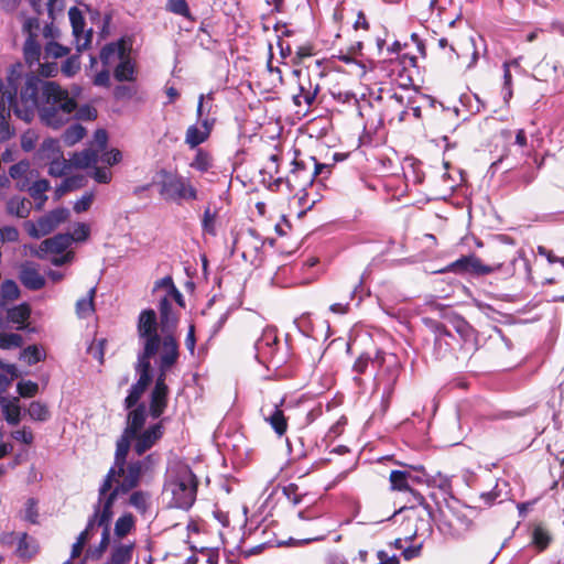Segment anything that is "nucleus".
<instances>
[{"mask_svg": "<svg viewBox=\"0 0 564 564\" xmlns=\"http://www.w3.org/2000/svg\"><path fill=\"white\" fill-rule=\"evenodd\" d=\"M7 104L9 109H13L17 117L25 122H30L37 111L41 121L54 129L68 122L77 109L75 98L57 83L43 80L33 73L25 74L24 69L14 101Z\"/></svg>", "mask_w": 564, "mask_h": 564, "instance_id": "nucleus-1", "label": "nucleus"}, {"mask_svg": "<svg viewBox=\"0 0 564 564\" xmlns=\"http://www.w3.org/2000/svg\"><path fill=\"white\" fill-rule=\"evenodd\" d=\"M429 325L435 336L433 346L435 359L454 358L460 362H468L478 350V333L464 318H457L454 323L462 341L457 350L453 346L455 337L443 323L430 321Z\"/></svg>", "mask_w": 564, "mask_h": 564, "instance_id": "nucleus-2", "label": "nucleus"}, {"mask_svg": "<svg viewBox=\"0 0 564 564\" xmlns=\"http://www.w3.org/2000/svg\"><path fill=\"white\" fill-rule=\"evenodd\" d=\"M180 358V345L175 336L167 335L163 340V351L158 361V376L149 397V414L152 419H159L165 412L169 404L170 388L166 383L167 372Z\"/></svg>", "mask_w": 564, "mask_h": 564, "instance_id": "nucleus-3", "label": "nucleus"}, {"mask_svg": "<svg viewBox=\"0 0 564 564\" xmlns=\"http://www.w3.org/2000/svg\"><path fill=\"white\" fill-rule=\"evenodd\" d=\"M158 175L160 176L159 194L164 202L182 205L185 202L189 203L198 199V189L191 178L165 169L160 170Z\"/></svg>", "mask_w": 564, "mask_h": 564, "instance_id": "nucleus-4", "label": "nucleus"}, {"mask_svg": "<svg viewBox=\"0 0 564 564\" xmlns=\"http://www.w3.org/2000/svg\"><path fill=\"white\" fill-rule=\"evenodd\" d=\"M323 169H328V164L317 162L314 156H301L296 153L289 174L285 177L275 178L274 183L278 186L285 183L292 193L304 192L313 184L315 177L323 173Z\"/></svg>", "mask_w": 564, "mask_h": 564, "instance_id": "nucleus-5", "label": "nucleus"}, {"mask_svg": "<svg viewBox=\"0 0 564 564\" xmlns=\"http://www.w3.org/2000/svg\"><path fill=\"white\" fill-rule=\"evenodd\" d=\"M198 479L189 468L180 470L165 484V491L171 492V506L178 509H189L196 499Z\"/></svg>", "mask_w": 564, "mask_h": 564, "instance_id": "nucleus-6", "label": "nucleus"}, {"mask_svg": "<svg viewBox=\"0 0 564 564\" xmlns=\"http://www.w3.org/2000/svg\"><path fill=\"white\" fill-rule=\"evenodd\" d=\"M159 349L160 348L143 346L142 350L138 354L137 361L133 366L138 379L128 390V404H134L138 399H142L143 394L153 382L154 376L151 359L158 354Z\"/></svg>", "mask_w": 564, "mask_h": 564, "instance_id": "nucleus-7", "label": "nucleus"}, {"mask_svg": "<svg viewBox=\"0 0 564 564\" xmlns=\"http://www.w3.org/2000/svg\"><path fill=\"white\" fill-rule=\"evenodd\" d=\"M352 29L359 34V39L352 45L354 51H362L365 45H373L379 54L382 53L387 42V30L382 25L371 26L366 13L359 10L356 14Z\"/></svg>", "mask_w": 564, "mask_h": 564, "instance_id": "nucleus-8", "label": "nucleus"}, {"mask_svg": "<svg viewBox=\"0 0 564 564\" xmlns=\"http://www.w3.org/2000/svg\"><path fill=\"white\" fill-rule=\"evenodd\" d=\"M430 498L435 501L442 524L453 530L454 533H458L459 529L466 530L471 525V520L460 511L459 501L455 497L443 498V501H438L435 494L432 492Z\"/></svg>", "mask_w": 564, "mask_h": 564, "instance_id": "nucleus-9", "label": "nucleus"}, {"mask_svg": "<svg viewBox=\"0 0 564 564\" xmlns=\"http://www.w3.org/2000/svg\"><path fill=\"white\" fill-rule=\"evenodd\" d=\"M137 333L143 346L161 347V352L163 351V340L169 334H165L163 337L160 336L158 316L154 310L145 308L140 312L137 323ZM171 335L174 336L173 334Z\"/></svg>", "mask_w": 564, "mask_h": 564, "instance_id": "nucleus-10", "label": "nucleus"}, {"mask_svg": "<svg viewBox=\"0 0 564 564\" xmlns=\"http://www.w3.org/2000/svg\"><path fill=\"white\" fill-rule=\"evenodd\" d=\"M516 249L513 243L494 245L488 250V262L485 263V268H488V274L497 271H505L508 274L514 273V263L517 260Z\"/></svg>", "mask_w": 564, "mask_h": 564, "instance_id": "nucleus-11", "label": "nucleus"}, {"mask_svg": "<svg viewBox=\"0 0 564 564\" xmlns=\"http://www.w3.org/2000/svg\"><path fill=\"white\" fill-rule=\"evenodd\" d=\"M373 361L378 367L377 380L378 384H384V392L391 394L395 384L401 366L395 355H386L382 350H376Z\"/></svg>", "mask_w": 564, "mask_h": 564, "instance_id": "nucleus-12", "label": "nucleus"}, {"mask_svg": "<svg viewBox=\"0 0 564 564\" xmlns=\"http://www.w3.org/2000/svg\"><path fill=\"white\" fill-rule=\"evenodd\" d=\"M293 75L297 78L299 93L293 96V102L301 106L302 101L311 107L321 90L318 80H312L310 75V66L293 70Z\"/></svg>", "mask_w": 564, "mask_h": 564, "instance_id": "nucleus-13", "label": "nucleus"}, {"mask_svg": "<svg viewBox=\"0 0 564 564\" xmlns=\"http://www.w3.org/2000/svg\"><path fill=\"white\" fill-rule=\"evenodd\" d=\"M117 477V486L123 489L127 494L139 487L141 479L144 476L141 471V467L134 459L112 465Z\"/></svg>", "mask_w": 564, "mask_h": 564, "instance_id": "nucleus-14", "label": "nucleus"}, {"mask_svg": "<svg viewBox=\"0 0 564 564\" xmlns=\"http://www.w3.org/2000/svg\"><path fill=\"white\" fill-rule=\"evenodd\" d=\"M488 268L476 254L463 256L454 262L449 263L443 272H453L456 274H473L482 276L488 274Z\"/></svg>", "mask_w": 564, "mask_h": 564, "instance_id": "nucleus-15", "label": "nucleus"}, {"mask_svg": "<svg viewBox=\"0 0 564 564\" xmlns=\"http://www.w3.org/2000/svg\"><path fill=\"white\" fill-rule=\"evenodd\" d=\"M128 395L124 398L123 405L128 410L124 432L129 435H138L144 427L147 421V405L138 399L134 404H128Z\"/></svg>", "mask_w": 564, "mask_h": 564, "instance_id": "nucleus-16", "label": "nucleus"}, {"mask_svg": "<svg viewBox=\"0 0 564 564\" xmlns=\"http://www.w3.org/2000/svg\"><path fill=\"white\" fill-rule=\"evenodd\" d=\"M164 434V425L162 421L149 426L147 430L138 432L133 437V451L138 456H142L145 452L152 448Z\"/></svg>", "mask_w": 564, "mask_h": 564, "instance_id": "nucleus-17", "label": "nucleus"}, {"mask_svg": "<svg viewBox=\"0 0 564 564\" xmlns=\"http://www.w3.org/2000/svg\"><path fill=\"white\" fill-rule=\"evenodd\" d=\"M73 34L76 41V50L83 52L88 48L93 40V30L84 31L85 19L77 7H72L68 11Z\"/></svg>", "mask_w": 564, "mask_h": 564, "instance_id": "nucleus-18", "label": "nucleus"}, {"mask_svg": "<svg viewBox=\"0 0 564 564\" xmlns=\"http://www.w3.org/2000/svg\"><path fill=\"white\" fill-rule=\"evenodd\" d=\"M215 119H202L200 126L192 124L185 132V143L189 149H197L200 144L206 142L213 131Z\"/></svg>", "mask_w": 564, "mask_h": 564, "instance_id": "nucleus-19", "label": "nucleus"}, {"mask_svg": "<svg viewBox=\"0 0 564 564\" xmlns=\"http://www.w3.org/2000/svg\"><path fill=\"white\" fill-rule=\"evenodd\" d=\"M262 248V239L252 229L240 234L235 240V249L241 252L245 260L256 257Z\"/></svg>", "mask_w": 564, "mask_h": 564, "instance_id": "nucleus-20", "label": "nucleus"}, {"mask_svg": "<svg viewBox=\"0 0 564 564\" xmlns=\"http://www.w3.org/2000/svg\"><path fill=\"white\" fill-rule=\"evenodd\" d=\"M406 113L408 108L402 95L394 93L387 97L381 113L384 120L389 123H392L393 121L401 122L405 119Z\"/></svg>", "mask_w": 564, "mask_h": 564, "instance_id": "nucleus-21", "label": "nucleus"}, {"mask_svg": "<svg viewBox=\"0 0 564 564\" xmlns=\"http://www.w3.org/2000/svg\"><path fill=\"white\" fill-rule=\"evenodd\" d=\"M9 175L15 181L19 191L29 188L30 183L37 176V172L31 169L28 160H21L9 169Z\"/></svg>", "mask_w": 564, "mask_h": 564, "instance_id": "nucleus-22", "label": "nucleus"}, {"mask_svg": "<svg viewBox=\"0 0 564 564\" xmlns=\"http://www.w3.org/2000/svg\"><path fill=\"white\" fill-rule=\"evenodd\" d=\"M131 46L122 37L116 42L106 44L99 54L100 61L105 67H109L116 59L126 57L130 53Z\"/></svg>", "mask_w": 564, "mask_h": 564, "instance_id": "nucleus-23", "label": "nucleus"}, {"mask_svg": "<svg viewBox=\"0 0 564 564\" xmlns=\"http://www.w3.org/2000/svg\"><path fill=\"white\" fill-rule=\"evenodd\" d=\"M261 411L263 420L271 426L278 437L285 435L289 426V419L285 416L280 405L274 404L269 413H264L263 409Z\"/></svg>", "mask_w": 564, "mask_h": 564, "instance_id": "nucleus-24", "label": "nucleus"}, {"mask_svg": "<svg viewBox=\"0 0 564 564\" xmlns=\"http://www.w3.org/2000/svg\"><path fill=\"white\" fill-rule=\"evenodd\" d=\"M17 538L18 545L15 554L20 558L30 561L40 552L39 542L33 536H30L26 532L19 533Z\"/></svg>", "mask_w": 564, "mask_h": 564, "instance_id": "nucleus-25", "label": "nucleus"}, {"mask_svg": "<svg viewBox=\"0 0 564 564\" xmlns=\"http://www.w3.org/2000/svg\"><path fill=\"white\" fill-rule=\"evenodd\" d=\"M127 492L121 489L119 486H115V488L108 492L102 501V505H100V519H99V527H106V524H110L111 518H112V508L117 500V498L120 495H126Z\"/></svg>", "mask_w": 564, "mask_h": 564, "instance_id": "nucleus-26", "label": "nucleus"}, {"mask_svg": "<svg viewBox=\"0 0 564 564\" xmlns=\"http://www.w3.org/2000/svg\"><path fill=\"white\" fill-rule=\"evenodd\" d=\"M160 325L162 329L174 330L178 324V316L173 312L171 301L167 296L160 300L159 303Z\"/></svg>", "mask_w": 564, "mask_h": 564, "instance_id": "nucleus-27", "label": "nucleus"}, {"mask_svg": "<svg viewBox=\"0 0 564 564\" xmlns=\"http://www.w3.org/2000/svg\"><path fill=\"white\" fill-rule=\"evenodd\" d=\"M25 230L33 238H41L52 232L56 225L53 223L48 214L41 217L36 223L26 221L24 224Z\"/></svg>", "mask_w": 564, "mask_h": 564, "instance_id": "nucleus-28", "label": "nucleus"}, {"mask_svg": "<svg viewBox=\"0 0 564 564\" xmlns=\"http://www.w3.org/2000/svg\"><path fill=\"white\" fill-rule=\"evenodd\" d=\"M423 476L425 477L424 482L431 488L440 489L443 492L444 498L449 499L454 497L452 480L448 476L440 471L435 475L423 473Z\"/></svg>", "mask_w": 564, "mask_h": 564, "instance_id": "nucleus-29", "label": "nucleus"}, {"mask_svg": "<svg viewBox=\"0 0 564 564\" xmlns=\"http://www.w3.org/2000/svg\"><path fill=\"white\" fill-rule=\"evenodd\" d=\"M72 245L69 234H57L52 238L42 241L40 249L51 253H62Z\"/></svg>", "mask_w": 564, "mask_h": 564, "instance_id": "nucleus-30", "label": "nucleus"}, {"mask_svg": "<svg viewBox=\"0 0 564 564\" xmlns=\"http://www.w3.org/2000/svg\"><path fill=\"white\" fill-rule=\"evenodd\" d=\"M195 150V155L189 163V167L202 174L208 173L214 167V156L212 152L204 148H197Z\"/></svg>", "mask_w": 564, "mask_h": 564, "instance_id": "nucleus-31", "label": "nucleus"}, {"mask_svg": "<svg viewBox=\"0 0 564 564\" xmlns=\"http://www.w3.org/2000/svg\"><path fill=\"white\" fill-rule=\"evenodd\" d=\"M21 283L29 290L37 291L45 285V279L32 267H24L20 272Z\"/></svg>", "mask_w": 564, "mask_h": 564, "instance_id": "nucleus-32", "label": "nucleus"}, {"mask_svg": "<svg viewBox=\"0 0 564 564\" xmlns=\"http://www.w3.org/2000/svg\"><path fill=\"white\" fill-rule=\"evenodd\" d=\"M119 61V64L113 69L115 79L118 82H134L135 68L130 58V53H128L126 57H121Z\"/></svg>", "mask_w": 564, "mask_h": 564, "instance_id": "nucleus-33", "label": "nucleus"}, {"mask_svg": "<svg viewBox=\"0 0 564 564\" xmlns=\"http://www.w3.org/2000/svg\"><path fill=\"white\" fill-rule=\"evenodd\" d=\"M95 296L96 288H91L86 296L77 300L75 312L78 318H87L95 313Z\"/></svg>", "mask_w": 564, "mask_h": 564, "instance_id": "nucleus-34", "label": "nucleus"}, {"mask_svg": "<svg viewBox=\"0 0 564 564\" xmlns=\"http://www.w3.org/2000/svg\"><path fill=\"white\" fill-rule=\"evenodd\" d=\"M32 203L25 197L14 196L7 202V212L19 218H26L30 215Z\"/></svg>", "mask_w": 564, "mask_h": 564, "instance_id": "nucleus-35", "label": "nucleus"}, {"mask_svg": "<svg viewBox=\"0 0 564 564\" xmlns=\"http://www.w3.org/2000/svg\"><path fill=\"white\" fill-rule=\"evenodd\" d=\"M50 189V182L47 180H37L31 182L29 188L25 191L29 192L30 196L36 202V208H42L44 203L47 199L45 193Z\"/></svg>", "mask_w": 564, "mask_h": 564, "instance_id": "nucleus-36", "label": "nucleus"}, {"mask_svg": "<svg viewBox=\"0 0 564 564\" xmlns=\"http://www.w3.org/2000/svg\"><path fill=\"white\" fill-rule=\"evenodd\" d=\"M552 542V535L541 523L535 524L532 530V545L539 551L544 552Z\"/></svg>", "mask_w": 564, "mask_h": 564, "instance_id": "nucleus-37", "label": "nucleus"}, {"mask_svg": "<svg viewBox=\"0 0 564 564\" xmlns=\"http://www.w3.org/2000/svg\"><path fill=\"white\" fill-rule=\"evenodd\" d=\"M2 413L10 425H18L21 421V408L19 399L14 398L13 401H8L6 398L1 400Z\"/></svg>", "mask_w": 564, "mask_h": 564, "instance_id": "nucleus-38", "label": "nucleus"}, {"mask_svg": "<svg viewBox=\"0 0 564 564\" xmlns=\"http://www.w3.org/2000/svg\"><path fill=\"white\" fill-rule=\"evenodd\" d=\"M135 435H129L124 431L116 442V452L113 458V465L128 462V454L131 447V441H134Z\"/></svg>", "mask_w": 564, "mask_h": 564, "instance_id": "nucleus-39", "label": "nucleus"}, {"mask_svg": "<svg viewBox=\"0 0 564 564\" xmlns=\"http://www.w3.org/2000/svg\"><path fill=\"white\" fill-rule=\"evenodd\" d=\"M411 471L408 470H392L389 476L390 488L393 491H409L411 490L410 486Z\"/></svg>", "mask_w": 564, "mask_h": 564, "instance_id": "nucleus-40", "label": "nucleus"}, {"mask_svg": "<svg viewBox=\"0 0 564 564\" xmlns=\"http://www.w3.org/2000/svg\"><path fill=\"white\" fill-rule=\"evenodd\" d=\"M98 161V151L89 148L85 149L82 152L74 153L73 158L70 159V162L74 166L86 169L94 164H96Z\"/></svg>", "mask_w": 564, "mask_h": 564, "instance_id": "nucleus-41", "label": "nucleus"}, {"mask_svg": "<svg viewBox=\"0 0 564 564\" xmlns=\"http://www.w3.org/2000/svg\"><path fill=\"white\" fill-rule=\"evenodd\" d=\"M128 503L139 513L144 514L150 507V494L148 491L133 489L129 497Z\"/></svg>", "mask_w": 564, "mask_h": 564, "instance_id": "nucleus-42", "label": "nucleus"}, {"mask_svg": "<svg viewBox=\"0 0 564 564\" xmlns=\"http://www.w3.org/2000/svg\"><path fill=\"white\" fill-rule=\"evenodd\" d=\"M23 55L25 63L30 67H32L35 63H39L41 57V45L37 43L36 39H26L23 47Z\"/></svg>", "mask_w": 564, "mask_h": 564, "instance_id": "nucleus-43", "label": "nucleus"}, {"mask_svg": "<svg viewBox=\"0 0 564 564\" xmlns=\"http://www.w3.org/2000/svg\"><path fill=\"white\" fill-rule=\"evenodd\" d=\"M31 315L30 305L22 303L18 306L9 308L7 312V319L13 324L23 325Z\"/></svg>", "mask_w": 564, "mask_h": 564, "instance_id": "nucleus-44", "label": "nucleus"}, {"mask_svg": "<svg viewBox=\"0 0 564 564\" xmlns=\"http://www.w3.org/2000/svg\"><path fill=\"white\" fill-rule=\"evenodd\" d=\"M165 9L166 11L181 15L191 22L195 21V17L192 14L186 0H166Z\"/></svg>", "mask_w": 564, "mask_h": 564, "instance_id": "nucleus-45", "label": "nucleus"}, {"mask_svg": "<svg viewBox=\"0 0 564 564\" xmlns=\"http://www.w3.org/2000/svg\"><path fill=\"white\" fill-rule=\"evenodd\" d=\"M28 414L32 420L39 422H45L51 416L48 406L41 401H32L28 408Z\"/></svg>", "mask_w": 564, "mask_h": 564, "instance_id": "nucleus-46", "label": "nucleus"}, {"mask_svg": "<svg viewBox=\"0 0 564 564\" xmlns=\"http://www.w3.org/2000/svg\"><path fill=\"white\" fill-rule=\"evenodd\" d=\"M134 517L132 513H124L119 517L115 524V534L118 538H124L134 528Z\"/></svg>", "mask_w": 564, "mask_h": 564, "instance_id": "nucleus-47", "label": "nucleus"}, {"mask_svg": "<svg viewBox=\"0 0 564 564\" xmlns=\"http://www.w3.org/2000/svg\"><path fill=\"white\" fill-rule=\"evenodd\" d=\"M86 134V130L83 126L80 124H73L70 127H68L64 133L62 134V139H63V142L68 145V147H72L74 144H76L77 142H79Z\"/></svg>", "mask_w": 564, "mask_h": 564, "instance_id": "nucleus-48", "label": "nucleus"}, {"mask_svg": "<svg viewBox=\"0 0 564 564\" xmlns=\"http://www.w3.org/2000/svg\"><path fill=\"white\" fill-rule=\"evenodd\" d=\"M41 156L43 159H55L62 156L59 142L55 139H45L40 148Z\"/></svg>", "mask_w": 564, "mask_h": 564, "instance_id": "nucleus-49", "label": "nucleus"}, {"mask_svg": "<svg viewBox=\"0 0 564 564\" xmlns=\"http://www.w3.org/2000/svg\"><path fill=\"white\" fill-rule=\"evenodd\" d=\"M282 161V150L274 148L273 152L268 154V161L263 167V171L272 177L280 171V162Z\"/></svg>", "mask_w": 564, "mask_h": 564, "instance_id": "nucleus-50", "label": "nucleus"}, {"mask_svg": "<svg viewBox=\"0 0 564 564\" xmlns=\"http://www.w3.org/2000/svg\"><path fill=\"white\" fill-rule=\"evenodd\" d=\"M50 161L48 174L55 177L65 175L70 166L69 162L63 155L51 159Z\"/></svg>", "mask_w": 564, "mask_h": 564, "instance_id": "nucleus-51", "label": "nucleus"}, {"mask_svg": "<svg viewBox=\"0 0 564 564\" xmlns=\"http://www.w3.org/2000/svg\"><path fill=\"white\" fill-rule=\"evenodd\" d=\"M21 358H23L29 366H32L43 360L45 354L36 345H30L22 350Z\"/></svg>", "mask_w": 564, "mask_h": 564, "instance_id": "nucleus-52", "label": "nucleus"}, {"mask_svg": "<svg viewBox=\"0 0 564 564\" xmlns=\"http://www.w3.org/2000/svg\"><path fill=\"white\" fill-rule=\"evenodd\" d=\"M23 345V337L15 333H0V348H19Z\"/></svg>", "mask_w": 564, "mask_h": 564, "instance_id": "nucleus-53", "label": "nucleus"}, {"mask_svg": "<svg viewBox=\"0 0 564 564\" xmlns=\"http://www.w3.org/2000/svg\"><path fill=\"white\" fill-rule=\"evenodd\" d=\"M118 481V477H117V474L113 469V467L111 466L108 470V473L106 474L100 487H99V490H98V494H99V500H98V503L100 505L101 502V499L104 498V496H106L108 492H110L115 487H113V484L116 482L117 484Z\"/></svg>", "mask_w": 564, "mask_h": 564, "instance_id": "nucleus-54", "label": "nucleus"}, {"mask_svg": "<svg viewBox=\"0 0 564 564\" xmlns=\"http://www.w3.org/2000/svg\"><path fill=\"white\" fill-rule=\"evenodd\" d=\"M282 494L293 506L299 505L302 501L304 495L300 491L296 484L290 482L282 487Z\"/></svg>", "mask_w": 564, "mask_h": 564, "instance_id": "nucleus-55", "label": "nucleus"}, {"mask_svg": "<svg viewBox=\"0 0 564 564\" xmlns=\"http://www.w3.org/2000/svg\"><path fill=\"white\" fill-rule=\"evenodd\" d=\"M134 462L140 465L142 474L145 475L154 470L160 462V455L156 453H151L143 458L134 459Z\"/></svg>", "mask_w": 564, "mask_h": 564, "instance_id": "nucleus-56", "label": "nucleus"}, {"mask_svg": "<svg viewBox=\"0 0 564 564\" xmlns=\"http://www.w3.org/2000/svg\"><path fill=\"white\" fill-rule=\"evenodd\" d=\"M377 362L373 361V356H371L370 352H362L360 356L355 360L352 370L354 372L358 375L366 373L369 365L376 366Z\"/></svg>", "mask_w": 564, "mask_h": 564, "instance_id": "nucleus-57", "label": "nucleus"}, {"mask_svg": "<svg viewBox=\"0 0 564 564\" xmlns=\"http://www.w3.org/2000/svg\"><path fill=\"white\" fill-rule=\"evenodd\" d=\"M69 53V48L61 45L57 42L51 41L44 47L45 58L53 57L59 58Z\"/></svg>", "mask_w": 564, "mask_h": 564, "instance_id": "nucleus-58", "label": "nucleus"}, {"mask_svg": "<svg viewBox=\"0 0 564 564\" xmlns=\"http://www.w3.org/2000/svg\"><path fill=\"white\" fill-rule=\"evenodd\" d=\"M17 390L22 398H33L39 392V384L31 380L18 382Z\"/></svg>", "mask_w": 564, "mask_h": 564, "instance_id": "nucleus-59", "label": "nucleus"}, {"mask_svg": "<svg viewBox=\"0 0 564 564\" xmlns=\"http://www.w3.org/2000/svg\"><path fill=\"white\" fill-rule=\"evenodd\" d=\"M1 295L4 300L13 301L20 295L18 284L12 280H6L1 284Z\"/></svg>", "mask_w": 564, "mask_h": 564, "instance_id": "nucleus-60", "label": "nucleus"}, {"mask_svg": "<svg viewBox=\"0 0 564 564\" xmlns=\"http://www.w3.org/2000/svg\"><path fill=\"white\" fill-rule=\"evenodd\" d=\"M314 55V46L312 44H305L297 47L295 55L292 58V64L299 66L304 63L306 58Z\"/></svg>", "mask_w": 564, "mask_h": 564, "instance_id": "nucleus-61", "label": "nucleus"}, {"mask_svg": "<svg viewBox=\"0 0 564 564\" xmlns=\"http://www.w3.org/2000/svg\"><path fill=\"white\" fill-rule=\"evenodd\" d=\"M84 181L85 178L83 175L68 176L64 178L58 191H61L62 193H66L74 189H78L84 185Z\"/></svg>", "mask_w": 564, "mask_h": 564, "instance_id": "nucleus-62", "label": "nucleus"}, {"mask_svg": "<svg viewBox=\"0 0 564 564\" xmlns=\"http://www.w3.org/2000/svg\"><path fill=\"white\" fill-rule=\"evenodd\" d=\"M216 217H217L216 212H212V209L209 207H207L204 210L203 220H202V227H203L204 231H206L210 235L216 234V230H215Z\"/></svg>", "mask_w": 564, "mask_h": 564, "instance_id": "nucleus-63", "label": "nucleus"}, {"mask_svg": "<svg viewBox=\"0 0 564 564\" xmlns=\"http://www.w3.org/2000/svg\"><path fill=\"white\" fill-rule=\"evenodd\" d=\"M80 68L78 56H70L66 58L62 65V73L67 76H74Z\"/></svg>", "mask_w": 564, "mask_h": 564, "instance_id": "nucleus-64", "label": "nucleus"}]
</instances>
